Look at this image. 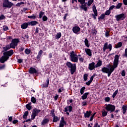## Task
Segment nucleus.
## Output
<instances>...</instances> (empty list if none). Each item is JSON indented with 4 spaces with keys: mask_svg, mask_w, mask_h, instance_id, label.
Instances as JSON below:
<instances>
[{
    "mask_svg": "<svg viewBox=\"0 0 127 127\" xmlns=\"http://www.w3.org/2000/svg\"><path fill=\"white\" fill-rule=\"evenodd\" d=\"M118 64H119V55H116L115 56V59L113 62V65L110 67V70L109 71V72L106 73L107 74H108V77H110L112 73H113V72H114V71L115 70V69L118 67Z\"/></svg>",
    "mask_w": 127,
    "mask_h": 127,
    "instance_id": "obj_1",
    "label": "nucleus"
},
{
    "mask_svg": "<svg viewBox=\"0 0 127 127\" xmlns=\"http://www.w3.org/2000/svg\"><path fill=\"white\" fill-rule=\"evenodd\" d=\"M3 56H2L0 59V63H4L5 61H7L9 56L13 55V50H10L9 51L5 52L3 53Z\"/></svg>",
    "mask_w": 127,
    "mask_h": 127,
    "instance_id": "obj_2",
    "label": "nucleus"
},
{
    "mask_svg": "<svg viewBox=\"0 0 127 127\" xmlns=\"http://www.w3.org/2000/svg\"><path fill=\"white\" fill-rule=\"evenodd\" d=\"M65 65L68 68H70V73L71 75H73V74L76 72V64H73L71 62H68L65 63Z\"/></svg>",
    "mask_w": 127,
    "mask_h": 127,
    "instance_id": "obj_3",
    "label": "nucleus"
},
{
    "mask_svg": "<svg viewBox=\"0 0 127 127\" xmlns=\"http://www.w3.org/2000/svg\"><path fill=\"white\" fill-rule=\"evenodd\" d=\"M70 59L72 62L78 63V55L75 54L74 51L70 52Z\"/></svg>",
    "mask_w": 127,
    "mask_h": 127,
    "instance_id": "obj_4",
    "label": "nucleus"
},
{
    "mask_svg": "<svg viewBox=\"0 0 127 127\" xmlns=\"http://www.w3.org/2000/svg\"><path fill=\"white\" fill-rule=\"evenodd\" d=\"M19 42V39H14L12 40L11 43L10 44V47L11 48H13L15 49V47L17 46V44Z\"/></svg>",
    "mask_w": 127,
    "mask_h": 127,
    "instance_id": "obj_5",
    "label": "nucleus"
},
{
    "mask_svg": "<svg viewBox=\"0 0 127 127\" xmlns=\"http://www.w3.org/2000/svg\"><path fill=\"white\" fill-rule=\"evenodd\" d=\"M40 112H41V110H39L36 108L34 109L33 110L32 115H31V120L33 121V120H34V119H35V117H36V116H38V114H39V113H40Z\"/></svg>",
    "mask_w": 127,
    "mask_h": 127,
    "instance_id": "obj_6",
    "label": "nucleus"
},
{
    "mask_svg": "<svg viewBox=\"0 0 127 127\" xmlns=\"http://www.w3.org/2000/svg\"><path fill=\"white\" fill-rule=\"evenodd\" d=\"M13 5V3L9 1L8 0H4L3 1V7H7V8H10Z\"/></svg>",
    "mask_w": 127,
    "mask_h": 127,
    "instance_id": "obj_7",
    "label": "nucleus"
},
{
    "mask_svg": "<svg viewBox=\"0 0 127 127\" xmlns=\"http://www.w3.org/2000/svg\"><path fill=\"white\" fill-rule=\"evenodd\" d=\"M105 109L106 111H108V112H111V113H113V112H115V110H116V107L112 104H108L105 105Z\"/></svg>",
    "mask_w": 127,
    "mask_h": 127,
    "instance_id": "obj_8",
    "label": "nucleus"
},
{
    "mask_svg": "<svg viewBox=\"0 0 127 127\" xmlns=\"http://www.w3.org/2000/svg\"><path fill=\"white\" fill-rule=\"evenodd\" d=\"M112 44H110L108 45V43H105L103 48V52H105L107 49H109V51H111L112 50Z\"/></svg>",
    "mask_w": 127,
    "mask_h": 127,
    "instance_id": "obj_9",
    "label": "nucleus"
},
{
    "mask_svg": "<svg viewBox=\"0 0 127 127\" xmlns=\"http://www.w3.org/2000/svg\"><path fill=\"white\" fill-rule=\"evenodd\" d=\"M115 17L117 21H120V20H124L126 18V16L124 13H122L116 16Z\"/></svg>",
    "mask_w": 127,
    "mask_h": 127,
    "instance_id": "obj_10",
    "label": "nucleus"
},
{
    "mask_svg": "<svg viewBox=\"0 0 127 127\" xmlns=\"http://www.w3.org/2000/svg\"><path fill=\"white\" fill-rule=\"evenodd\" d=\"M93 11L94 14H92L91 15L94 18V19H97V17L96 16H98V11L97 10V8H96V6H93L92 7Z\"/></svg>",
    "mask_w": 127,
    "mask_h": 127,
    "instance_id": "obj_11",
    "label": "nucleus"
},
{
    "mask_svg": "<svg viewBox=\"0 0 127 127\" xmlns=\"http://www.w3.org/2000/svg\"><path fill=\"white\" fill-rule=\"evenodd\" d=\"M72 31L73 33L78 34L79 32L81 31V28H80V27L74 26L72 28Z\"/></svg>",
    "mask_w": 127,
    "mask_h": 127,
    "instance_id": "obj_12",
    "label": "nucleus"
},
{
    "mask_svg": "<svg viewBox=\"0 0 127 127\" xmlns=\"http://www.w3.org/2000/svg\"><path fill=\"white\" fill-rule=\"evenodd\" d=\"M96 68V65H95V63L92 62L89 64L88 65V69L90 71H92V70H94Z\"/></svg>",
    "mask_w": 127,
    "mask_h": 127,
    "instance_id": "obj_13",
    "label": "nucleus"
},
{
    "mask_svg": "<svg viewBox=\"0 0 127 127\" xmlns=\"http://www.w3.org/2000/svg\"><path fill=\"white\" fill-rule=\"evenodd\" d=\"M66 124V122L64 120V117H62L60 121V127H64Z\"/></svg>",
    "mask_w": 127,
    "mask_h": 127,
    "instance_id": "obj_14",
    "label": "nucleus"
},
{
    "mask_svg": "<svg viewBox=\"0 0 127 127\" xmlns=\"http://www.w3.org/2000/svg\"><path fill=\"white\" fill-rule=\"evenodd\" d=\"M29 73H30V74H36L37 70L35 68L31 67L29 70Z\"/></svg>",
    "mask_w": 127,
    "mask_h": 127,
    "instance_id": "obj_15",
    "label": "nucleus"
},
{
    "mask_svg": "<svg viewBox=\"0 0 127 127\" xmlns=\"http://www.w3.org/2000/svg\"><path fill=\"white\" fill-rule=\"evenodd\" d=\"M81 9L84 10V11H87L88 10V7H87V2H85L84 4H82L80 6Z\"/></svg>",
    "mask_w": 127,
    "mask_h": 127,
    "instance_id": "obj_16",
    "label": "nucleus"
},
{
    "mask_svg": "<svg viewBox=\"0 0 127 127\" xmlns=\"http://www.w3.org/2000/svg\"><path fill=\"white\" fill-rule=\"evenodd\" d=\"M49 123V119L47 118H44L41 122V126H45V125Z\"/></svg>",
    "mask_w": 127,
    "mask_h": 127,
    "instance_id": "obj_17",
    "label": "nucleus"
},
{
    "mask_svg": "<svg viewBox=\"0 0 127 127\" xmlns=\"http://www.w3.org/2000/svg\"><path fill=\"white\" fill-rule=\"evenodd\" d=\"M85 52L86 54L87 55H88V56H90V57L92 56V50H91V49L86 48L85 49Z\"/></svg>",
    "mask_w": 127,
    "mask_h": 127,
    "instance_id": "obj_18",
    "label": "nucleus"
},
{
    "mask_svg": "<svg viewBox=\"0 0 127 127\" xmlns=\"http://www.w3.org/2000/svg\"><path fill=\"white\" fill-rule=\"evenodd\" d=\"M29 25H32V26H34L36 24H38V22L36 21H32L31 22H28Z\"/></svg>",
    "mask_w": 127,
    "mask_h": 127,
    "instance_id": "obj_19",
    "label": "nucleus"
},
{
    "mask_svg": "<svg viewBox=\"0 0 127 127\" xmlns=\"http://www.w3.org/2000/svg\"><path fill=\"white\" fill-rule=\"evenodd\" d=\"M102 72H103V73H108V72L110 71V69L108 67H103L101 69Z\"/></svg>",
    "mask_w": 127,
    "mask_h": 127,
    "instance_id": "obj_20",
    "label": "nucleus"
},
{
    "mask_svg": "<svg viewBox=\"0 0 127 127\" xmlns=\"http://www.w3.org/2000/svg\"><path fill=\"white\" fill-rule=\"evenodd\" d=\"M90 93L89 92H86L82 96L81 99L82 100H86L87 98L88 97V95H89Z\"/></svg>",
    "mask_w": 127,
    "mask_h": 127,
    "instance_id": "obj_21",
    "label": "nucleus"
},
{
    "mask_svg": "<svg viewBox=\"0 0 127 127\" xmlns=\"http://www.w3.org/2000/svg\"><path fill=\"white\" fill-rule=\"evenodd\" d=\"M91 114H92V112L91 111H86V112L84 113V118L85 119L86 118H90Z\"/></svg>",
    "mask_w": 127,
    "mask_h": 127,
    "instance_id": "obj_22",
    "label": "nucleus"
},
{
    "mask_svg": "<svg viewBox=\"0 0 127 127\" xmlns=\"http://www.w3.org/2000/svg\"><path fill=\"white\" fill-rule=\"evenodd\" d=\"M102 62L100 60H98L97 63L95 64V68H98V67H100L102 66Z\"/></svg>",
    "mask_w": 127,
    "mask_h": 127,
    "instance_id": "obj_23",
    "label": "nucleus"
},
{
    "mask_svg": "<svg viewBox=\"0 0 127 127\" xmlns=\"http://www.w3.org/2000/svg\"><path fill=\"white\" fill-rule=\"evenodd\" d=\"M28 25H29V24H28V22L27 23H24L21 25V27L22 28V29H26V28L28 26Z\"/></svg>",
    "mask_w": 127,
    "mask_h": 127,
    "instance_id": "obj_24",
    "label": "nucleus"
},
{
    "mask_svg": "<svg viewBox=\"0 0 127 127\" xmlns=\"http://www.w3.org/2000/svg\"><path fill=\"white\" fill-rule=\"evenodd\" d=\"M78 59L80 63H83L84 62V57H82L81 55H78Z\"/></svg>",
    "mask_w": 127,
    "mask_h": 127,
    "instance_id": "obj_25",
    "label": "nucleus"
},
{
    "mask_svg": "<svg viewBox=\"0 0 127 127\" xmlns=\"http://www.w3.org/2000/svg\"><path fill=\"white\" fill-rule=\"evenodd\" d=\"M42 53H43V51L42 50H40L38 52V55L37 56V59H40L41 55H42Z\"/></svg>",
    "mask_w": 127,
    "mask_h": 127,
    "instance_id": "obj_26",
    "label": "nucleus"
},
{
    "mask_svg": "<svg viewBox=\"0 0 127 127\" xmlns=\"http://www.w3.org/2000/svg\"><path fill=\"white\" fill-rule=\"evenodd\" d=\"M122 110L123 111V114L125 115L127 113V105H123L122 106Z\"/></svg>",
    "mask_w": 127,
    "mask_h": 127,
    "instance_id": "obj_27",
    "label": "nucleus"
},
{
    "mask_svg": "<svg viewBox=\"0 0 127 127\" xmlns=\"http://www.w3.org/2000/svg\"><path fill=\"white\" fill-rule=\"evenodd\" d=\"M28 116V111H26L23 116V119L24 120H26L27 119V116Z\"/></svg>",
    "mask_w": 127,
    "mask_h": 127,
    "instance_id": "obj_28",
    "label": "nucleus"
},
{
    "mask_svg": "<svg viewBox=\"0 0 127 127\" xmlns=\"http://www.w3.org/2000/svg\"><path fill=\"white\" fill-rule=\"evenodd\" d=\"M84 43L86 47H88V48L90 47V45H89V41H88V39L86 38L85 39Z\"/></svg>",
    "mask_w": 127,
    "mask_h": 127,
    "instance_id": "obj_29",
    "label": "nucleus"
},
{
    "mask_svg": "<svg viewBox=\"0 0 127 127\" xmlns=\"http://www.w3.org/2000/svg\"><path fill=\"white\" fill-rule=\"evenodd\" d=\"M49 85V79L47 80V83H45L43 85V88H47Z\"/></svg>",
    "mask_w": 127,
    "mask_h": 127,
    "instance_id": "obj_30",
    "label": "nucleus"
},
{
    "mask_svg": "<svg viewBox=\"0 0 127 127\" xmlns=\"http://www.w3.org/2000/svg\"><path fill=\"white\" fill-rule=\"evenodd\" d=\"M123 46V43L119 42L117 45L115 46V48H120V47H122Z\"/></svg>",
    "mask_w": 127,
    "mask_h": 127,
    "instance_id": "obj_31",
    "label": "nucleus"
},
{
    "mask_svg": "<svg viewBox=\"0 0 127 127\" xmlns=\"http://www.w3.org/2000/svg\"><path fill=\"white\" fill-rule=\"evenodd\" d=\"M102 117H106L107 115H108V112L106 111L105 109H103L102 111Z\"/></svg>",
    "mask_w": 127,
    "mask_h": 127,
    "instance_id": "obj_32",
    "label": "nucleus"
},
{
    "mask_svg": "<svg viewBox=\"0 0 127 127\" xmlns=\"http://www.w3.org/2000/svg\"><path fill=\"white\" fill-rule=\"evenodd\" d=\"M85 90H86V87L85 86L82 87L80 91V93L81 94V95H83V94H84V92L85 91Z\"/></svg>",
    "mask_w": 127,
    "mask_h": 127,
    "instance_id": "obj_33",
    "label": "nucleus"
},
{
    "mask_svg": "<svg viewBox=\"0 0 127 127\" xmlns=\"http://www.w3.org/2000/svg\"><path fill=\"white\" fill-rule=\"evenodd\" d=\"M10 46H9V45H7L6 47H3V51H7V50H8L9 49H10Z\"/></svg>",
    "mask_w": 127,
    "mask_h": 127,
    "instance_id": "obj_34",
    "label": "nucleus"
},
{
    "mask_svg": "<svg viewBox=\"0 0 127 127\" xmlns=\"http://www.w3.org/2000/svg\"><path fill=\"white\" fill-rule=\"evenodd\" d=\"M58 121H59V119H58V117L57 116H54L53 118V122H54V123H57V122H58Z\"/></svg>",
    "mask_w": 127,
    "mask_h": 127,
    "instance_id": "obj_35",
    "label": "nucleus"
},
{
    "mask_svg": "<svg viewBox=\"0 0 127 127\" xmlns=\"http://www.w3.org/2000/svg\"><path fill=\"white\" fill-rule=\"evenodd\" d=\"M122 5H123V3H119L116 6H115V7L117 9H120V8L122 7Z\"/></svg>",
    "mask_w": 127,
    "mask_h": 127,
    "instance_id": "obj_36",
    "label": "nucleus"
},
{
    "mask_svg": "<svg viewBox=\"0 0 127 127\" xmlns=\"http://www.w3.org/2000/svg\"><path fill=\"white\" fill-rule=\"evenodd\" d=\"M31 101L33 104H35V103H36V98H35V97H32L31 99Z\"/></svg>",
    "mask_w": 127,
    "mask_h": 127,
    "instance_id": "obj_37",
    "label": "nucleus"
},
{
    "mask_svg": "<svg viewBox=\"0 0 127 127\" xmlns=\"http://www.w3.org/2000/svg\"><path fill=\"white\" fill-rule=\"evenodd\" d=\"M87 79H88V74L87 73H85L83 75V80L85 82H86Z\"/></svg>",
    "mask_w": 127,
    "mask_h": 127,
    "instance_id": "obj_38",
    "label": "nucleus"
},
{
    "mask_svg": "<svg viewBox=\"0 0 127 127\" xmlns=\"http://www.w3.org/2000/svg\"><path fill=\"white\" fill-rule=\"evenodd\" d=\"M64 112H65V113H66V115H67V116H70V113H69V112H68V106H66V107L64 108Z\"/></svg>",
    "mask_w": 127,
    "mask_h": 127,
    "instance_id": "obj_39",
    "label": "nucleus"
},
{
    "mask_svg": "<svg viewBox=\"0 0 127 127\" xmlns=\"http://www.w3.org/2000/svg\"><path fill=\"white\" fill-rule=\"evenodd\" d=\"M61 33H58L56 35V39H59L61 37Z\"/></svg>",
    "mask_w": 127,
    "mask_h": 127,
    "instance_id": "obj_40",
    "label": "nucleus"
},
{
    "mask_svg": "<svg viewBox=\"0 0 127 127\" xmlns=\"http://www.w3.org/2000/svg\"><path fill=\"white\" fill-rule=\"evenodd\" d=\"M118 93H119V90L117 89V90H116L114 93H113L112 97L113 98H115V97H116V96H117V95H118Z\"/></svg>",
    "mask_w": 127,
    "mask_h": 127,
    "instance_id": "obj_41",
    "label": "nucleus"
},
{
    "mask_svg": "<svg viewBox=\"0 0 127 127\" xmlns=\"http://www.w3.org/2000/svg\"><path fill=\"white\" fill-rule=\"evenodd\" d=\"M94 2V0H89L88 2H87V5L88 6H90L91 4H92Z\"/></svg>",
    "mask_w": 127,
    "mask_h": 127,
    "instance_id": "obj_42",
    "label": "nucleus"
},
{
    "mask_svg": "<svg viewBox=\"0 0 127 127\" xmlns=\"http://www.w3.org/2000/svg\"><path fill=\"white\" fill-rule=\"evenodd\" d=\"M25 53L27 55H28L29 54H30V50H29V49H26L25 50Z\"/></svg>",
    "mask_w": 127,
    "mask_h": 127,
    "instance_id": "obj_43",
    "label": "nucleus"
},
{
    "mask_svg": "<svg viewBox=\"0 0 127 127\" xmlns=\"http://www.w3.org/2000/svg\"><path fill=\"white\" fill-rule=\"evenodd\" d=\"M110 14H111V11L109 9L106 10L104 14L105 15H110Z\"/></svg>",
    "mask_w": 127,
    "mask_h": 127,
    "instance_id": "obj_44",
    "label": "nucleus"
},
{
    "mask_svg": "<svg viewBox=\"0 0 127 127\" xmlns=\"http://www.w3.org/2000/svg\"><path fill=\"white\" fill-rule=\"evenodd\" d=\"M105 36L106 37H109V36H110V31L106 30L105 32Z\"/></svg>",
    "mask_w": 127,
    "mask_h": 127,
    "instance_id": "obj_45",
    "label": "nucleus"
},
{
    "mask_svg": "<svg viewBox=\"0 0 127 127\" xmlns=\"http://www.w3.org/2000/svg\"><path fill=\"white\" fill-rule=\"evenodd\" d=\"M106 15H105V14H102L100 16H99L98 17V19H104L105 18V16Z\"/></svg>",
    "mask_w": 127,
    "mask_h": 127,
    "instance_id": "obj_46",
    "label": "nucleus"
},
{
    "mask_svg": "<svg viewBox=\"0 0 127 127\" xmlns=\"http://www.w3.org/2000/svg\"><path fill=\"white\" fill-rule=\"evenodd\" d=\"M78 2H80L81 4H84V3H86V0H78Z\"/></svg>",
    "mask_w": 127,
    "mask_h": 127,
    "instance_id": "obj_47",
    "label": "nucleus"
},
{
    "mask_svg": "<svg viewBox=\"0 0 127 127\" xmlns=\"http://www.w3.org/2000/svg\"><path fill=\"white\" fill-rule=\"evenodd\" d=\"M91 32L93 33V34H97V33H98V31L95 29H92Z\"/></svg>",
    "mask_w": 127,
    "mask_h": 127,
    "instance_id": "obj_48",
    "label": "nucleus"
},
{
    "mask_svg": "<svg viewBox=\"0 0 127 127\" xmlns=\"http://www.w3.org/2000/svg\"><path fill=\"white\" fill-rule=\"evenodd\" d=\"M28 18H31V19H35L36 18V15L28 16Z\"/></svg>",
    "mask_w": 127,
    "mask_h": 127,
    "instance_id": "obj_49",
    "label": "nucleus"
},
{
    "mask_svg": "<svg viewBox=\"0 0 127 127\" xmlns=\"http://www.w3.org/2000/svg\"><path fill=\"white\" fill-rule=\"evenodd\" d=\"M44 12H40L39 13V18H42L43 15H44Z\"/></svg>",
    "mask_w": 127,
    "mask_h": 127,
    "instance_id": "obj_50",
    "label": "nucleus"
},
{
    "mask_svg": "<svg viewBox=\"0 0 127 127\" xmlns=\"http://www.w3.org/2000/svg\"><path fill=\"white\" fill-rule=\"evenodd\" d=\"M26 108L27 109V110H28V111H30L31 110L32 107L31 106L27 104L26 105Z\"/></svg>",
    "mask_w": 127,
    "mask_h": 127,
    "instance_id": "obj_51",
    "label": "nucleus"
},
{
    "mask_svg": "<svg viewBox=\"0 0 127 127\" xmlns=\"http://www.w3.org/2000/svg\"><path fill=\"white\" fill-rule=\"evenodd\" d=\"M115 7H116V6L113 5L109 7V10L111 11V10H113L115 8Z\"/></svg>",
    "mask_w": 127,
    "mask_h": 127,
    "instance_id": "obj_52",
    "label": "nucleus"
},
{
    "mask_svg": "<svg viewBox=\"0 0 127 127\" xmlns=\"http://www.w3.org/2000/svg\"><path fill=\"white\" fill-rule=\"evenodd\" d=\"M5 68V64H2L0 65V70H3Z\"/></svg>",
    "mask_w": 127,
    "mask_h": 127,
    "instance_id": "obj_53",
    "label": "nucleus"
},
{
    "mask_svg": "<svg viewBox=\"0 0 127 127\" xmlns=\"http://www.w3.org/2000/svg\"><path fill=\"white\" fill-rule=\"evenodd\" d=\"M22 4H24V2H19V3H17L16 4V6H20V5H21Z\"/></svg>",
    "mask_w": 127,
    "mask_h": 127,
    "instance_id": "obj_54",
    "label": "nucleus"
},
{
    "mask_svg": "<svg viewBox=\"0 0 127 127\" xmlns=\"http://www.w3.org/2000/svg\"><path fill=\"white\" fill-rule=\"evenodd\" d=\"M5 19V16L3 15H1L0 16V20H2V19Z\"/></svg>",
    "mask_w": 127,
    "mask_h": 127,
    "instance_id": "obj_55",
    "label": "nucleus"
},
{
    "mask_svg": "<svg viewBox=\"0 0 127 127\" xmlns=\"http://www.w3.org/2000/svg\"><path fill=\"white\" fill-rule=\"evenodd\" d=\"M124 57H126L127 58V48L125 49V53L123 55Z\"/></svg>",
    "mask_w": 127,
    "mask_h": 127,
    "instance_id": "obj_56",
    "label": "nucleus"
},
{
    "mask_svg": "<svg viewBox=\"0 0 127 127\" xmlns=\"http://www.w3.org/2000/svg\"><path fill=\"white\" fill-rule=\"evenodd\" d=\"M47 19H48V18L46 15H45L43 17V21H47Z\"/></svg>",
    "mask_w": 127,
    "mask_h": 127,
    "instance_id": "obj_57",
    "label": "nucleus"
},
{
    "mask_svg": "<svg viewBox=\"0 0 127 127\" xmlns=\"http://www.w3.org/2000/svg\"><path fill=\"white\" fill-rule=\"evenodd\" d=\"M39 29H40L38 27H37L36 28L35 34H37V33H38V32H39Z\"/></svg>",
    "mask_w": 127,
    "mask_h": 127,
    "instance_id": "obj_58",
    "label": "nucleus"
},
{
    "mask_svg": "<svg viewBox=\"0 0 127 127\" xmlns=\"http://www.w3.org/2000/svg\"><path fill=\"white\" fill-rule=\"evenodd\" d=\"M67 108H68V112H69V113H71V112H72V106H69L68 107H67Z\"/></svg>",
    "mask_w": 127,
    "mask_h": 127,
    "instance_id": "obj_59",
    "label": "nucleus"
},
{
    "mask_svg": "<svg viewBox=\"0 0 127 127\" xmlns=\"http://www.w3.org/2000/svg\"><path fill=\"white\" fill-rule=\"evenodd\" d=\"M51 114L52 115V117H53V118L56 116L55 113H54V110H53L51 112Z\"/></svg>",
    "mask_w": 127,
    "mask_h": 127,
    "instance_id": "obj_60",
    "label": "nucleus"
},
{
    "mask_svg": "<svg viewBox=\"0 0 127 127\" xmlns=\"http://www.w3.org/2000/svg\"><path fill=\"white\" fill-rule=\"evenodd\" d=\"M3 29L4 31H6V30H8V27L7 26H3Z\"/></svg>",
    "mask_w": 127,
    "mask_h": 127,
    "instance_id": "obj_61",
    "label": "nucleus"
},
{
    "mask_svg": "<svg viewBox=\"0 0 127 127\" xmlns=\"http://www.w3.org/2000/svg\"><path fill=\"white\" fill-rule=\"evenodd\" d=\"M64 91V88H62V89L61 88H60L59 90H58V93H62V92Z\"/></svg>",
    "mask_w": 127,
    "mask_h": 127,
    "instance_id": "obj_62",
    "label": "nucleus"
},
{
    "mask_svg": "<svg viewBox=\"0 0 127 127\" xmlns=\"http://www.w3.org/2000/svg\"><path fill=\"white\" fill-rule=\"evenodd\" d=\"M123 3L125 5H127V0H123Z\"/></svg>",
    "mask_w": 127,
    "mask_h": 127,
    "instance_id": "obj_63",
    "label": "nucleus"
},
{
    "mask_svg": "<svg viewBox=\"0 0 127 127\" xmlns=\"http://www.w3.org/2000/svg\"><path fill=\"white\" fill-rule=\"evenodd\" d=\"M105 100L106 102H110V97H106Z\"/></svg>",
    "mask_w": 127,
    "mask_h": 127,
    "instance_id": "obj_64",
    "label": "nucleus"
}]
</instances>
